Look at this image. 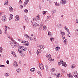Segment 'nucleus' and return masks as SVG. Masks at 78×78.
<instances>
[{
	"label": "nucleus",
	"instance_id": "obj_1",
	"mask_svg": "<svg viewBox=\"0 0 78 78\" xmlns=\"http://www.w3.org/2000/svg\"><path fill=\"white\" fill-rule=\"evenodd\" d=\"M10 44L11 46L13 48H16L17 47H18L19 48L18 50V52L21 53L22 52V46H20L19 44L16 43L14 41V40L11 39V40L10 41Z\"/></svg>",
	"mask_w": 78,
	"mask_h": 78
},
{
	"label": "nucleus",
	"instance_id": "obj_2",
	"mask_svg": "<svg viewBox=\"0 0 78 78\" xmlns=\"http://www.w3.org/2000/svg\"><path fill=\"white\" fill-rule=\"evenodd\" d=\"M73 75L75 78H78V73H77V71H75L73 73Z\"/></svg>",
	"mask_w": 78,
	"mask_h": 78
},
{
	"label": "nucleus",
	"instance_id": "obj_3",
	"mask_svg": "<svg viewBox=\"0 0 78 78\" xmlns=\"http://www.w3.org/2000/svg\"><path fill=\"white\" fill-rule=\"evenodd\" d=\"M60 62L61 63L62 66H64V67H66L67 66V64L66 63V62L62 61V60H60Z\"/></svg>",
	"mask_w": 78,
	"mask_h": 78
},
{
	"label": "nucleus",
	"instance_id": "obj_4",
	"mask_svg": "<svg viewBox=\"0 0 78 78\" xmlns=\"http://www.w3.org/2000/svg\"><path fill=\"white\" fill-rule=\"evenodd\" d=\"M39 67L41 69V70H44V65L42 64L41 63H40L39 64Z\"/></svg>",
	"mask_w": 78,
	"mask_h": 78
},
{
	"label": "nucleus",
	"instance_id": "obj_5",
	"mask_svg": "<svg viewBox=\"0 0 78 78\" xmlns=\"http://www.w3.org/2000/svg\"><path fill=\"white\" fill-rule=\"evenodd\" d=\"M2 20L3 22H6V16H3L2 17Z\"/></svg>",
	"mask_w": 78,
	"mask_h": 78
},
{
	"label": "nucleus",
	"instance_id": "obj_6",
	"mask_svg": "<svg viewBox=\"0 0 78 78\" xmlns=\"http://www.w3.org/2000/svg\"><path fill=\"white\" fill-rule=\"evenodd\" d=\"M62 76V73H59L57 74L56 76V77L57 78H58L61 77V76Z\"/></svg>",
	"mask_w": 78,
	"mask_h": 78
},
{
	"label": "nucleus",
	"instance_id": "obj_7",
	"mask_svg": "<svg viewBox=\"0 0 78 78\" xmlns=\"http://www.w3.org/2000/svg\"><path fill=\"white\" fill-rule=\"evenodd\" d=\"M67 76H68V78H73V76L71 75V73H69V74H67Z\"/></svg>",
	"mask_w": 78,
	"mask_h": 78
},
{
	"label": "nucleus",
	"instance_id": "obj_8",
	"mask_svg": "<svg viewBox=\"0 0 78 78\" xmlns=\"http://www.w3.org/2000/svg\"><path fill=\"white\" fill-rule=\"evenodd\" d=\"M38 27L39 26V25L37 24V23H34V24L33 25V27H34V28H35V27Z\"/></svg>",
	"mask_w": 78,
	"mask_h": 78
},
{
	"label": "nucleus",
	"instance_id": "obj_9",
	"mask_svg": "<svg viewBox=\"0 0 78 78\" xmlns=\"http://www.w3.org/2000/svg\"><path fill=\"white\" fill-rule=\"evenodd\" d=\"M15 20L16 21H18L19 20H20V18L19 17V15H16L15 16Z\"/></svg>",
	"mask_w": 78,
	"mask_h": 78
},
{
	"label": "nucleus",
	"instance_id": "obj_10",
	"mask_svg": "<svg viewBox=\"0 0 78 78\" xmlns=\"http://www.w3.org/2000/svg\"><path fill=\"white\" fill-rule=\"evenodd\" d=\"M28 2H29V0H25L24 4V7H25V6H26V5H27V4H28Z\"/></svg>",
	"mask_w": 78,
	"mask_h": 78
},
{
	"label": "nucleus",
	"instance_id": "obj_11",
	"mask_svg": "<svg viewBox=\"0 0 78 78\" xmlns=\"http://www.w3.org/2000/svg\"><path fill=\"white\" fill-rule=\"evenodd\" d=\"M21 48H22V50L24 51H26L27 50V48L26 47H23L21 46Z\"/></svg>",
	"mask_w": 78,
	"mask_h": 78
},
{
	"label": "nucleus",
	"instance_id": "obj_12",
	"mask_svg": "<svg viewBox=\"0 0 78 78\" xmlns=\"http://www.w3.org/2000/svg\"><path fill=\"white\" fill-rule=\"evenodd\" d=\"M44 25V23H41L40 24V28L39 29V30L40 31L41 30H42V26H43V25Z\"/></svg>",
	"mask_w": 78,
	"mask_h": 78
},
{
	"label": "nucleus",
	"instance_id": "obj_13",
	"mask_svg": "<svg viewBox=\"0 0 78 78\" xmlns=\"http://www.w3.org/2000/svg\"><path fill=\"white\" fill-rule=\"evenodd\" d=\"M61 2H62V4L63 5L66 4L67 2L66 0H61Z\"/></svg>",
	"mask_w": 78,
	"mask_h": 78
},
{
	"label": "nucleus",
	"instance_id": "obj_14",
	"mask_svg": "<svg viewBox=\"0 0 78 78\" xmlns=\"http://www.w3.org/2000/svg\"><path fill=\"white\" fill-rule=\"evenodd\" d=\"M13 66L16 68L17 67V66H18L17 62H14L13 63Z\"/></svg>",
	"mask_w": 78,
	"mask_h": 78
},
{
	"label": "nucleus",
	"instance_id": "obj_15",
	"mask_svg": "<svg viewBox=\"0 0 78 78\" xmlns=\"http://www.w3.org/2000/svg\"><path fill=\"white\" fill-rule=\"evenodd\" d=\"M10 17L9 18V20H11L12 18H13V15L11 14L10 15Z\"/></svg>",
	"mask_w": 78,
	"mask_h": 78
},
{
	"label": "nucleus",
	"instance_id": "obj_16",
	"mask_svg": "<svg viewBox=\"0 0 78 78\" xmlns=\"http://www.w3.org/2000/svg\"><path fill=\"white\" fill-rule=\"evenodd\" d=\"M9 10L11 12L13 11V8L12 7H9Z\"/></svg>",
	"mask_w": 78,
	"mask_h": 78
},
{
	"label": "nucleus",
	"instance_id": "obj_17",
	"mask_svg": "<svg viewBox=\"0 0 78 78\" xmlns=\"http://www.w3.org/2000/svg\"><path fill=\"white\" fill-rule=\"evenodd\" d=\"M16 72L18 73H20V72H21V69H20V68H18L16 69Z\"/></svg>",
	"mask_w": 78,
	"mask_h": 78
},
{
	"label": "nucleus",
	"instance_id": "obj_18",
	"mask_svg": "<svg viewBox=\"0 0 78 78\" xmlns=\"http://www.w3.org/2000/svg\"><path fill=\"white\" fill-rule=\"evenodd\" d=\"M64 42L65 44V45H67V39H65L64 41Z\"/></svg>",
	"mask_w": 78,
	"mask_h": 78
},
{
	"label": "nucleus",
	"instance_id": "obj_19",
	"mask_svg": "<svg viewBox=\"0 0 78 78\" xmlns=\"http://www.w3.org/2000/svg\"><path fill=\"white\" fill-rule=\"evenodd\" d=\"M48 32L49 36V37H51V36H52L51 33L49 31H48Z\"/></svg>",
	"mask_w": 78,
	"mask_h": 78
},
{
	"label": "nucleus",
	"instance_id": "obj_20",
	"mask_svg": "<svg viewBox=\"0 0 78 78\" xmlns=\"http://www.w3.org/2000/svg\"><path fill=\"white\" fill-rule=\"evenodd\" d=\"M41 52V50L39 49H38L37 51V55H38V54H39V53Z\"/></svg>",
	"mask_w": 78,
	"mask_h": 78
},
{
	"label": "nucleus",
	"instance_id": "obj_21",
	"mask_svg": "<svg viewBox=\"0 0 78 78\" xmlns=\"http://www.w3.org/2000/svg\"><path fill=\"white\" fill-rule=\"evenodd\" d=\"M55 49L56 51H58V50H59V49H60V47H56L55 48Z\"/></svg>",
	"mask_w": 78,
	"mask_h": 78
},
{
	"label": "nucleus",
	"instance_id": "obj_22",
	"mask_svg": "<svg viewBox=\"0 0 78 78\" xmlns=\"http://www.w3.org/2000/svg\"><path fill=\"white\" fill-rule=\"evenodd\" d=\"M48 60L50 61H54V59H52L51 57H49Z\"/></svg>",
	"mask_w": 78,
	"mask_h": 78
},
{
	"label": "nucleus",
	"instance_id": "obj_23",
	"mask_svg": "<svg viewBox=\"0 0 78 78\" xmlns=\"http://www.w3.org/2000/svg\"><path fill=\"white\" fill-rule=\"evenodd\" d=\"M5 33L6 34V31H7V27L5 26Z\"/></svg>",
	"mask_w": 78,
	"mask_h": 78
},
{
	"label": "nucleus",
	"instance_id": "obj_24",
	"mask_svg": "<svg viewBox=\"0 0 78 78\" xmlns=\"http://www.w3.org/2000/svg\"><path fill=\"white\" fill-rule=\"evenodd\" d=\"M75 34L76 35H78V29H77L75 31Z\"/></svg>",
	"mask_w": 78,
	"mask_h": 78
},
{
	"label": "nucleus",
	"instance_id": "obj_25",
	"mask_svg": "<svg viewBox=\"0 0 78 78\" xmlns=\"http://www.w3.org/2000/svg\"><path fill=\"white\" fill-rule=\"evenodd\" d=\"M8 0L6 1L4 3V5L5 6H6L8 5Z\"/></svg>",
	"mask_w": 78,
	"mask_h": 78
},
{
	"label": "nucleus",
	"instance_id": "obj_26",
	"mask_svg": "<svg viewBox=\"0 0 78 78\" xmlns=\"http://www.w3.org/2000/svg\"><path fill=\"white\" fill-rule=\"evenodd\" d=\"M24 36L27 39H28V37L29 36L28 35H27V34H25L24 35Z\"/></svg>",
	"mask_w": 78,
	"mask_h": 78
},
{
	"label": "nucleus",
	"instance_id": "obj_27",
	"mask_svg": "<svg viewBox=\"0 0 78 78\" xmlns=\"http://www.w3.org/2000/svg\"><path fill=\"white\" fill-rule=\"evenodd\" d=\"M75 65L74 64H73L71 66V68H72V69H74V68H75Z\"/></svg>",
	"mask_w": 78,
	"mask_h": 78
},
{
	"label": "nucleus",
	"instance_id": "obj_28",
	"mask_svg": "<svg viewBox=\"0 0 78 78\" xmlns=\"http://www.w3.org/2000/svg\"><path fill=\"white\" fill-rule=\"evenodd\" d=\"M55 13H56V11H55V10L52 11V15H53V16H54V15H55Z\"/></svg>",
	"mask_w": 78,
	"mask_h": 78
},
{
	"label": "nucleus",
	"instance_id": "obj_29",
	"mask_svg": "<svg viewBox=\"0 0 78 78\" xmlns=\"http://www.w3.org/2000/svg\"><path fill=\"white\" fill-rule=\"evenodd\" d=\"M34 70H35V68H32L30 69V70L31 72H34Z\"/></svg>",
	"mask_w": 78,
	"mask_h": 78
},
{
	"label": "nucleus",
	"instance_id": "obj_30",
	"mask_svg": "<svg viewBox=\"0 0 78 78\" xmlns=\"http://www.w3.org/2000/svg\"><path fill=\"white\" fill-rule=\"evenodd\" d=\"M5 76L6 77L9 76V73H6L5 74Z\"/></svg>",
	"mask_w": 78,
	"mask_h": 78
},
{
	"label": "nucleus",
	"instance_id": "obj_31",
	"mask_svg": "<svg viewBox=\"0 0 78 78\" xmlns=\"http://www.w3.org/2000/svg\"><path fill=\"white\" fill-rule=\"evenodd\" d=\"M43 30H45L47 29V27L45 26H44L43 27Z\"/></svg>",
	"mask_w": 78,
	"mask_h": 78
},
{
	"label": "nucleus",
	"instance_id": "obj_32",
	"mask_svg": "<svg viewBox=\"0 0 78 78\" xmlns=\"http://www.w3.org/2000/svg\"><path fill=\"white\" fill-rule=\"evenodd\" d=\"M47 11H44L43 12H42V14H43V15H45V14H46V12H47Z\"/></svg>",
	"mask_w": 78,
	"mask_h": 78
},
{
	"label": "nucleus",
	"instance_id": "obj_33",
	"mask_svg": "<svg viewBox=\"0 0 78 78\" xmlns=\"http://www.w3.org/2000/svg\"><path fill=\"white\" fill-rule=\"evenodd\" d=\"M25 19L26 21H27V22H28V17L26 16L25 17Z\"/></svg>",
	"mask_w": 78,
	"mask_h": 78
},
{
	"label": "nucleus",
	"instance_id": "obj_34",
	"mask_svg": "<svg viewBox=\"0 0 78 78\" xmlns=\"http://www.w3.org/2000/svg\"><path fill=\"white\" fill-rule=\"evenodd\" d=\"M54 3L55 4V5L56 6H59V4L58 5V4L57 3V2H55Z\"/></svg>",
	"mask_w": 78,
	"mask_h": 78
},
{
	"label": "nucleus",
	"instance_id": "obj_35",
	"mask_svg": "<svg viewBox=\"0 0 78 78\" xmlns=\"http://www.w3.org/2000/svg\"><path fill=\"white\" fill-rule=\"evenodd\" d=\"M2 51H3V48L2 47H1L0 48V53H2Z\"/></svg>",
	"mask_w": 78,
	"mask_h": 78
},
{
	"label": "nucleus",
	"instance_id": "obj_36",
	"mask_svg": "<svg viewBox=\"0 0 78 78\" xmlns=\"http://www.w3.org/2000/svg\"><path fill=\"white\" fill-rule=\"evenodd\" d=\"M65 29L66 30V31H69V29L67 28V27L66 26L65 27Z\"/></svg>",
	"mask_w": 78,
	"mask_h": 78
},
{
	"label": "nucleus",
	"instance_id": "obj_37",
	"mask_svg": "<svg viewBox=\"0 0 78 78\" xmlns=\"http://www.w3.org/2000/svg\"><path fill=\"white\" fill-rule=\"evenodd\" d=\"M21 56L22 57H23L24 56H25V54L23 53H22L21 54Z\"/></svg>",
	"mask_w": 78,
	"mask_h": 78
},
{
	"label": "nucleus",
	"instance_id": "obj_38",
	"mask_svg": "<svg viewBox=\"0 0 78 78\" xmlns=\"http://www.w3.org/2000/svg\"><path fill=\"white\" fill-rule=\"evenodd\" d=\"M24 12H25L27 13L28 12V10L27 9H25L24 10Z\"/></svg>",
	"mask_w": 78,
	"mask_h": 78
},
{
	"label": "nucleus",
	"instance_id": "obj_39",
	"mask_svg": "<svg viewBox=\"0 0 78 78\" xmlns=\"http://www.w3.org/2000/svg\"><path fill=\"white\" fill-rule=\"evenodd\" d=\"M0 67H6V66L3 65H0Z\"/></svg>",
	"mask_w": 78,
	"mask_h": 78
},
{
	"label": "nucleus",
	"instance_id": "obj_40",
	"mask_svg": "<svg viewBox=\"0 0 78 78\" xmlns=\"http://www.w3.org/2000/svg\"><path fill=\"white\" fill-rule=\"evenodd\" d=\"M24 45H25V46H28V45H29V44L28 43H25L24 44Z\"/></svg>",
	"mask_w": 78,
	"mask_h": 78
},
{
	"label": "nucleus",
	"instance_id": "obj_41",
	"mask_svg": "<svg viewBox=\"0 0 78 78\" xmlns=\"http://www.w3.org/2000/svg\"><path fill=\"white\" fill-rule=\"evenodd\" d=\"M61 34L62 35H65V33L64 32L62 31Z\"/></svg>",
	"mask_w": 78,
	"mask_h": 78
},
{
	"label": "nucleus",
	"instance_id": "obj_42",
	"mask_svg": "<svg viewBox=\"0 0 78 78\" xmlns=\"http://www.w3.org/2000/svg\"><path fill=\"white\" fill-rule=\"evenodd\" d=\"M47 58H49V57H51V55L50 54H49L48 55H47L46 56Z\"/></svg>",
	"mask_w": 78,
	"mask_h": 78
},
{
	"label": "nucleus",
	"instance_id": "obj_43",
	"mask_svg": "<svg viewBox=\"0 0 78 78\" xmlns=\"http://www.w3.org/2000/svg\"><path fill=\"white\" fill-rule=\"evenodd\" d=\"M55 69H54V68H52L51 69V71L52 72H54V71H55Z\"/></svg>",
	"mask_w": 78,
	"mask_h": 78
},
{
	"label": "nucleus",
	"instance_id": "obj_44",
	"mask_svg": "<svg viewBox=\"0 0 78 78\" xmlns=\"http://www.w3.org/2000/svg\"><path fill=\"white\" fill-rule=\"evenodd\" d=\"M11 53H12V55H15V54H16V53L13 51H12Z\"/></svg>",
	"mask_w": 78,
	"mask_h": 78
},
{
	"label": "nucleus",
	"instance_id": "obj_45",
	"mask_svg": "<svg viewBox=\"0 0 78 78\" xmlns=\"http://www.w3.org/2000/svg\"><path fill=\"white\" fill-rule=\"evenodd\" d=\"M37 19L39 20V16L38 15L37 16Z\"/></svg>",
	"mask_w": 78,
	"mask_h": 78
},
{
	"label": "nucleus",
	"instance_id": "obj_46",
	"mask_svg": "<svg viewBox=\"0 0 78 78\" xmlns=\"http://www.w3.org/2000/svg\"><path fill=\"white\" fill-rule=\"evenodd\" d=\"M50 18V16H48L47 17V19H49Z\"/></svg>",
	"mask_w": 78,
	"mask_h": 78
},
{
	"label": "nucleus",
	"instance_id": "obj_47",
	"mask_svg": "<svg viewBox=\"0 0 78 78\" xmlns=\"http://www.w3.org/2000/svg\"><path fill=\"white\" fill-rule=\"evenodd\" d=\"M50 41H54V38H50Z\"/></svg>",
	"mask_w": 78,
	"mask_h": 78
},
{
	"label": "nucleus",
	"instance_id": "obj_48",
	"mask_svg": "<svg viewBox=\"0 0 78 78\" xmlns=\"http://www.w3.org/2000/svg\"><path fill=\"white\" fill-rule=\"evenodd\" d=\"M13 55V56H14V57H15V58H17V55H16V54H14Z\"/></svg>",
	"mask_w": 78,
	"mask_h": 78
},
{
	"label": "nucleus",
	"instance_id": "obj_49",
	"mask_svg": "<svg viewBox=\"0 0 78 78\" xmlns=\"http://www.w3.org/2000/svg\"><path fill=\"white\" fill-rule=\"evenodd\" d=\"M37 73H38L39 75H41V73H40V72H38Z\"/></svg>",
	"mask_w": 78,
	"mask_h": 78
},
{
	"label": "nucleus",
	"instance_id": "obj_50",
	"mask_svg": "<svg viewBox=\"0 0 78 78\" xmlns=\"http://www.w3.org/2000/svg\"><path fill=\"white\" fill-rule=\"evenodd\" d=\"M22 3V1L21 0H20V1H19V3L20 4H21V3Z\"/></svg>",
	"mask_w": 78,
	"mask_h": 78
},
{
	"label": "nucleus",
	"instance_id": "obj_51",
	"mask_svg": "<svg viewBox=\"0 0 78 78\" xmlns=\"http://www.w3.org/2000/svg\"><path fill=\"white\" fill-rule=\"evenodd\" d=\"M62 39H65V37H64V36H63L62 37Z\"/></svg>",
	"mask_w": 78,
	"mask_h": 78
},
{
	"label": "nucleus",
	"instance_id": "obj_52",
	"mask_svg": "<svg viewBox=\"0 0 78 78\" xmlns=\"http://www.w3.org/2000/svg\"><path fill=\"white\" fill-rule=\"evenodd\" d=\"M42 47H43V46H42L41 45H40V48H41V49H42Z\"/></svg>",
	"mask_w": 78,
	"mask_h": 78
},
{
	"label": "nucleus",
	"instance_id": "obj_53",
	"mask_svg": "<svg viewBox=\"0 0 78 78\" xmlns=\"http://www.w3.org/2000/svg\"><path fill=\"white\" fill-rule=\"evenodd\" d=\"M25 42H26V41H22V43H23V44L24 43H25Z\"/></svg>",
	"mask_w": 78,
	"mask_h": 78
},
{
	"label": "nucleus",
	"instance_id": "obj_54",
	"mask_svg": "<svg viewBox=\"0 0 78 78\" xmlns=\"http://www.w3.org/2000/svg\"><path fill=\"white\" fill-rule=\"evenodd\" d=\"M6 63L7 64H9V61L8 60L7 61V62H6Z\"/></svg>",
	"mask_w": 78,
	"mask_h": 78
},
{
	"label": "nucleus",
	"instance_id": "obj_55",
	"mask_svg": "<svg viewBox=\"0 0 78 78\" xmlns=\"http://www.w3.org/2000/svg\"><path fill=\"white\" fill-rule=\"evenodd\" d=\"M58 27H61V24H58Z\"/></svg>",
	"mask_w": 78,
	"mask_h": 78
},
{
	"label": "nucleus",
	"instance_id": "obj_56",
	"mask_svg": "<svg viewBox=\"0 0 78 78\" xmlns=\"http://www.w3.org/2000/svg\"><path fill=\"white\" fill-rule=\"evenodd\" d=\"M2 34V30L0 29V34Z\"/></svg>",
	"mask_w": 78,
	"mask_h": 78
},
{
	"label": "nucleus",
	"instance_id": "obj_57",
	"mask_svg": "<svg viewBox=\"0 0 78 78\" xmlns=\"http://www.w3.org/2000/svg\"><path fill=\"white\" fill-rule=\"evenodd\" d=\"M46 68L47 70H48V66H47V65H46Z\"/></svg>",
	"mask_w": 78,
	"mask_h": 78
},
{
	"label": "nucleus",
	"instance_id": "obj_58",
	"mask_svg": "<svg viewBox=\"0 0 78 78\" xmlns=\"http://www.w3.org/2000/svg\"><path fill=\"white\" fill-rule=\"evenodd\" d=\"M39 8L41 9V5H39Z\"/></svg>",
	"mask_w": 78,
	"mask_h": 78
},
{
	"label": "nucleus",
	"instance_id": "obj_59",
	"mask_svg": "<svg viewBox=\"0 0 78 78\" xmlns=\"http://www.w3.org/2000/svg\"><path fill=\"white\" fill-rule=\"evenodd\" d=\"M76 23H78V19H77L76 20Z\"/></svg>",
	"mask_w": 78,
	"mask_h": 78
},
{
	"label": "nucleus",
	"instance_id": "obj_60",
	"mask_svg": "<svg viewBox=\"0 0 78 78\" xmlns=\"http://www.w3.org/2000/svg\"><path fill=\"white\" fill-rule=\"evenodd\" d=\"M19 64H21V61H19Z\"/></svg>",
	"mask_w": 78,
	"mask_h": 78
},
{
	"label": "nucleus",
	"instance_id": "obj_61",
	"mask_svg": "<svg viewBox=\"0 0 78 78\" xmlns=\"http://www.w3.org/2000/svg\"><path fill=\"white\" fill-rule=\"evenodd\" d=\"M58 64L59 65H61V62H58Z\"/></svg>",
	"mask_w": 78,
	"mask_h": 78
},
{
	"label": "nucleus",
	"instance_id": "obj_62",
	"mask_svg": "<svg viewBox=\"0 0 78 78\" xmlns=\"http://www.w3.org/2000/svg\"><path fill=\"white\" fill-rule=\"evenodd\" d=\"M34 20H35V21H36H36H37V20H36V19H34V20H33V21H34Z\"/></svg>",
	"mask_w": 78,
	"mask_h": 78
},
{
	"label": "nucleus",
	"instance_id": "obj_63",
	"mask_svg": "<svg viewBox=\"0 0 78 78\" xmlns=\"http://www.w3.org/2000/svg\"><path fill=\"white\" fill-rule=\"evenodd\" d=\"M25 28H26L25 26H23V28H24V30H25Z\"/></svg>",
	"mask_w": 78,
	"mask_h": 78
},
{
	"label": "nucleus",
	"instance_id": "obj_64",
	"mask_svg": "<svg viewBox=\"0 0 78 78\" xmlns=\"http://www.w3.org/2000/svg\"><path fill=\"white\" fill-rule=\"evenodd\" d=\"M20 6L21 7V8H23V6L22 5H20Z\"/></svg>",
	"mask_w": 78,
	"mask_h": 78
}]
</instances>
